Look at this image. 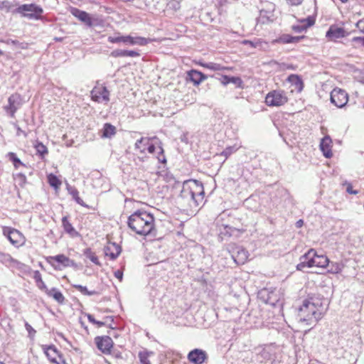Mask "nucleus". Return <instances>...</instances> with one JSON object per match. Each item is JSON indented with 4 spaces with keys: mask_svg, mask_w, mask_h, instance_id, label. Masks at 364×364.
Instances as JSON below:
<instances>
[{
    "mask_svg": "<svg viewBox=\"0 0 364 364\" xmlns=\"http://www.w3.org/2000/svg\"><path fill=\"white\" fill-rule=\"evenodd\" d=\"M328 301L320 296H309L298 311V319L307 326H315L327 310Z\"/></svg>",
    "mask_w": 364,
    "mask_h": 364,
    "instance_id": "f257e3e1",
    "label": "nucleus"
},
{
    "mask_svg": "<svg viewBox=\"0 0 364 364\" xmlns=\"http://www.w3.org/2000/svg\"><path fill=\"white\" fill-rule=\"evenodd\" d=\"M203 185L197 180L186 181L183 183L178 203L187 208H196L203 200Z\"/></svg>",
    "mask_w": 364,
    "mask_h": 364,
    "instance_id": "f03ea898",
    "label": "nucleus"
},
{
    "mask_svg": "<svg viewBox=\"0 0 364 364\" xmlns=\"http://www.w3.org/2000/svg\"><path fill=\"white\" fill-rule=\"evenodd\" d=\"M128 227L137 235H156L154 218L152 214L140 209L134 211L129 218Z\"/></svg>",
    "mask_w": 364,
    "mask_h": 364,
    "instance_id": "7ed1b4c3",
    "label": "nucleus"
},
{
    "mask_svg": "<svg viewBox=\"0 0 364 364\" xmlns=\"http://www.w3.org/2000/svg\"><path fill=\"white\" fill-rule=\"evenodd\" d=\"M329 260L326 255H318L314 249H310L300 257V262L296 265V269L304 271L306 267H313L324 268L328 264Z\"/></svg>",
    "mask_w": 364,
    "mask_h": 364,
    "instance_id": "20e7f679",
    "label": "nucleus"
},
{
    "mask_svg": "<svg viewBox=\"0 0 364 364\" xmlns=\"http://www.w3.org/2000/svg\"><path fill=\"white\" fill-rule=\"evenodd\" d=\"M14 13L30 20H41L43 9L41 6L36 4H24L18 6L14 10Z\"/></svg>",
    "mask_w": 364,
    "mask_h": 364,
    "instance_id": "39448f33",
    "label": "nucleus"
},
{
    "mask_svg": "<svg viewBox=\"0 0 364 364\" xmlns=\"http://www.w3.org/2000/svg\"><path fill=\"white\" fill-rule=\"evenodd\" d=\"M117 36H109L107 38L108 42L111 43H122L124 45H130V46H146L149 42H151L150 39L140 37V36H132L130 35L127 36H121L119 33H117Z\"/></svg>",
    "mask_w": 364,
    "mask_h": 364,
    "instance_id": "423d86ee",
    "label": "nucleus"
},
{
    "mask_svg": "<svg viewBox=\"0 0 364 364\" xmlns=\"http://www.w3.org/2000/svg\"><path fill=\"white\" fill-rule=\"evenodd\" d=\"M288 101V98L283 90H273L269 92L266 97L265 102L268 106H281Z\"/></svg>",
    "mask_w": 364,
    "mask_h": 364,
    "instance_id": "0eeeda50",
    "label": "nucleus"
},
{
    "mask_svg": "<svg viewBox=\"0 0 364 364\" xmlns=\"http://www.w3.org/2000/svg\"><path fill=\"white\" fill-rule=\"evenodd\" d=\"M227 249L237 264H243L247 261L248 253L242 247L230 244Z\"/></svg>",
    "mask_w": 364,
    "mask_h": 364,
    "instance_id": "6e6552de",
    "label": "nucleus"
},
{
    "mask_svg": "<svg viewBox=\"0 0 364 364\" xmlns=\"http://www.w3.org/2000/svg\"><path fill=\"white\" fill-rule=\"evenodd\" d=\"M3 234L7 237L9 242L16 247L23 245L24 243L23 235L20 231L16 229L4 227L3 229Z\"/></svg>",
    "mask_w": 364,
    "mask_h": 364,
    "instance_id": "1a4fd4ad",
    "label": "nucleus"
},
{
    "mask_svg": "<svg viewBox=\"0 0 364 364\" xmlns=\"http://www.w3.org/2000/svg\"><path fill=\"white\" fill-rule=\"evenodd\" d=\"M22 105L21 96L18 93H14L9 97L8 105L4 107V109L11 117H14L15 113Z\"/></svg>",
    "mask_w": 364,
    "mask_h": 364,
    "instance_id": "9d476101",
    "label": "nucleus"
},
{
    "mask_svg": "<svg viewBox=\"0 0 364 364\" xmlns=\"http://www.w3.org/2000/svg\"><path fill=\"white\" fill-rule=\"evenodd\" d=\"M348 101V93L340 88H335L331 92V102L339 108L343 107Z\"/></svg>",
    "mask_w": 364,
    "mask_h": 364,
    "instance_id": "9b49d317",
    "label": "nucleus"
},
{
    "mask_svg": "<svg viewBox=\"0 0 364 364\" xmlns=\"http://www.w3.org/2000/svg\"><path fill=\"white\" fill-rule=\"evenodd\" d=\"M147 151L150 154H154L156 150L158 151L157 159L158 161L161 164H166V159L164 154V149L161 146V143L159 139L154 136L150 138V141L148 142Z\"/></svg>",
    "mask_w": 364,
    "mask_h": 364,
    "instance_id": "f8f14e48",
    "label": "nucleus"
},
{
    "mask_svg": "<svg viewBox=\"0 0 364 364\" xmlns=\"http://www.w3.org/2000/svg\"><path fill=\"white\" fill-rule=\"evenodd\" d=\"M95 343L98 350L106 355L111 353V350L114 345L112 339L108 336L95 337Z\"/></svg>",
    "mask_w": 364,
    "mask_h": 364,
    "instance_id": "ddd939ff",
    "label": "nucleus"
},
{
    "mask_svg": "<svg viewBox=\"0 0 364 364\" xmlns=\"http://www.w3.org/2000/svg\"><path fill=\"white\" fill-rule=\"evenodd\" d=\"M91 99L96 102L109 101V91L105 86H95L91 90Z\"/></svg>",
    "mask_w": 364,
    "mask_h": 364,
    "instance_id": "4468645a",
    "label": "nucleus"
},
{
    "mask_svg": "<svg viewBox=\"0 0 364 364\" xmlns=\"http://www.w3.org/2000/svg\"><path fill=\"white\" fill-rule=\"evenodd\" d=\"M187 358L191 363L202 364L208 358V355L205 350L195 348L188 353Z\"/></svg>",
    "mask_w": 364,
    "mask_h": 364,
    "instance_id": "2eb2a0df",
    "label": "nucleus"
},
{
    "mask_svg": "<svg viewBox=\"0 0 364 364\" xmlns=\"http://www.w3.org/2000/svg\"><path fill=\"white\" fill-rule=\"evenodd\" d=\"M48 261L55 269L59 268L55 265L53 262L61 264L64 267H72L75 265V262L64 255H58L53 257H50L48 259Z\"/></svg>",
    "mask_w": 364,
    "mask_h": 364,
    "instance_id": "dca6fc26",
    "label": "nucleus"
},
{
    "mask_svg": "<svg viewBox=\"0 0 364 364\" xmlns=\"http://www.w3.org/2000/svg\"><path fill=\"white\" fill-rule=\"evenodd\" d=\"M70 13L79 21L84 23L87 26L92 27L93 26L92 18L90 14L85 11L80 10L75 7L70 9Z\"/></svg>",
    "mask_w": 364,
    "mask_h": 364,
    "instance_id": "f3484780",
    "label": "nucleus"
},
{
    "mask_svg": "<svg viewBox=\"0 0 364 364\" xmlns=\"http://www.w3.org/2000/svg\"><path fill=\"white\" fill-rule=\"evenodd\" d=\"M260 294L262 297L266 296L267 298L264 299L265 303L272 306L280 307L283 304L279 297L274 291H269L267 289H264L260 292Z\"/></svg>",
    "mask_w": 364,
    "mask_h": 364,
    "instance_id": "a211bd4d",
    "label": "nucleus"
},
{
    "mask_svg": "<svg viewBox=\"0 0 364 364\" xmlns=\"http://www.w3.org/2000/svg\"><path fill=\"white\" fill-rule=\"evenodd\" d=\"M42 348L47 356L48 359L53 363L59 364L58 361L57 360V357L60 358V359L62 358V356L57 349V348L54 345H50V346H43Z\"/></svg>",
    "mask_w": 364,
    "mask_h": 364,
    "instance_id": "6ab92c4d",
    "label": "nucleus"
},
{
    "mask_svg": "<svg viewBox=\"0 0 364 364\" xmlns=\"http://www.w3.org/2000/svg\"><path fill=\"white\" fill-rule=\"evenodd\" d=\"M207 79V76L197 70L192 69L187 72L186 80L191 81L194 85H199Z\"/></svg>",
    "mask_w": 364,
    "mask_h": 364,
    "instance_id": "aec40b11",
    "label": "nucleus"
},
{
    "mask_svg": "<svg viewBox=\"0 0 364 364\" xmlns=\"http://www.w3.org/2000/svg\"><path fill=\"white\" fill-rule=\"evenodd\" d=\"M122 247L115 242H109L105 248V254L111 259H115L121 253Z\"/></svg>",
    "mask_w": 364,
    "mask_h": 364,
    "instance_id": "412c9836",
    "label": "nucleus"
},
{
    "mask_svg": "<svg viewBox=\"0 0 364 364\" xmlns=\"http://www.w3.org/2000/svg\"><path fill=\"white\" fill-rule=\"evenodd\" d=\"M331 144L332 139L328 135L325 136L321 141L320 149L326 158H331L333 156Z\"/></svg>",
    "mask_w": 364,
    "mask_h": 364,
    "instance_id": "4be33fe9",
    "label": "nucleus"
},
{
    "mask_svg": "<svg viewBox=\"0 0 364 364\" xmlns=\"http://www.w3.org/2000/svg\"><path fill=\"white\" fill-rule=\"evenodd\" d=\"M326 36L330 40H336L346 36V31L343 28L331 26L326 33Z\"/></svg>",
    "mask_w": 364,
    "mask_h": 364,
    "instance_id": "5701e85b",
    "label": "nucleus"
},
{
    "mask_svg": "<svg viewBox=\"0 0 364 364\" xmlns=\"http://www.w3.org/2000/svg\"><path fill=\"white\" fill-rule=\"evenodd\" d=\"M287 81L291 84V85L294 87V89L300 92L304 89V82L301 77L296 74H291L287 77Z\"/></svg>",
    "mask_w": 364,
    "mask_h": 364,
    "instance_id": "b1692460",
    "label": "nucleus"
},
{
    "mask_svg": "<svg viewBox=\"0 0 364 364\" xmlns=\"http://www.w3.org/2000/svg\"><path fill=\"white\" fill-rule=\"evenodd\" d=\"M304 38V36H293L289 34H283L277 40V42L284 44L297 43Z\"/></svg>",
    "mask_w": 364,
    "mask_h": 364,
    "instance_id": "393cba45",
    "label": "nucleus"
},
{
    "mask_svg": "<svg viewBox=\"0 0 364 364\" xmlns=\"http://www.w3.org/2000/svg\"><path fill=\"white\" fill-rule=\"evenodd\" d=\"M101 137L110 139L116 134V127L110 123H105L101 130Z\"/></svg>",
    "mask_w": 364,
    "mask_h": 364,
    "instance_id": "a878e982",
    "label": "nucleus"
},
{
    "mask_svg": "<svg viewBox=\"0 0 364 364\" xmlns=\"http://www.w3.org/2000/svg\"><path fill=\"white\" fill-rule=\"evenodd\" d=\"M150 141V137H141L136 140L134 144L135 150L139 151L141 154H144L147 150L148 142Z\"/></svg>",
    "mask_w": 364,
    "mask_h": 364,
    "instance_id": "bb28decb",
    "label": "nucleus"
},
{
    "mask_svg": "<svg viewBox=\"0 0 364 364\" xmlns=\"http://www.w3.org/2000/svg\"><path fill=\"white\" fill-rule=\"evenodd\" d=\"M47 295L55 299L58 304H63L65 302V296L57 288H52L48 291Z\"/></svg>",
    "mask_w": 364,
    "mask_h": 364,
    "instance_id": "cd10ccee",
    "label": "nucleus"
},
{
    "mask_svg": "<svg viewBox=\"0 0 364 364\" xmlns=\"http://www.w3.org/2000/svg\"><path fill=\"white\" fill-rule=\"evenodd\" d=\"M221 82L224 85L233 83L238 87H241L242 85V80L240 77L228 75H223Z\"/></svg>",
    "mask_w": 364,
    "mask_h": 364,
    "instance_id": "c85d7f7f",
    "label": "nucleus"
},
{
    "mask_svg": "<svg viewBox=\"0 0 364 364\" xmlns=\"http://www.w3.org/2000/svg\"><path fill=\"white\" fill-rule=\"evenodd\" d=\"M67 189L68 193L72 196L73 198L75 200V201L83 207H87V205H86L84 201L80 198L79 196V192L75 187L70 186L69 185L67 186Z\"/></svg>",
    "mask_w": 364,
    "mask_h": 364,
    "instance_id": "c756f323",
    "label": "nucleus"
},
{
    "mask_svg": "<svg viewBox=\"0 0 364 364\" xmlns=\"http://www.w3.org/2000/svg\"><path fill=\"white\" fill-rule=\"evenodd\" d=\"M33 147L36 150V154L41 159H43L48 153L47 147L39 141H36L33 144Z\"/></svg>",
    "mask_w": 364,
    "mask_h": 364,
    "instance_id": "7c9ffc66",
    "label": "nucleus"
},
{
    "mask_svg": "<svg viewBox=\"0 0 364 364\" xmlns=\"http://www.w3.org/2000/svg\"><path fill=\"white\" fill-rule=\"evenodd\" d=\"M154 355V352L146 349L141 350L138 353V357L141 364H151L149 357Z\"/></svg>",
    "mask_w": 364,
    "mask_h": 364,
    "instance_id": "2f4dec72",
    "label": "nucleus"
},
{
    "mask_svg": "<svg viewBox=\"0 0 364 364\" xmlns=\"http://www.w3.org/2000/svg\"><path fill=\"white\" fill-rule=\"evenodd\" d=\"M199 65L210 70L219 71L228 69L219 63H199Z\"/></svg>",
    "mask_w": 364,
    "mask_h": 364,
    "instance_id": "473e14b6",
    "label": "nucleus"
},
{
    "mask_svg": "<svg viewBox=\"0 0 364 364\" xmlns=\"http://www.w3.org/2000/svg\"><path fill=\"white\" fill-rule=\"evenodd\" d=\"M83 255L86 257V258L89 259L92 262H93L96 265L101 266V263L99 261L98 257H97L95 253L92 251L90 248H86L83 252Z\"/></svg>",
    "mask_w": 364,
    "mask_h": 364,
    "instance_id": "72a5a7b5",
    "label": "nucleus"
},
{
    "mask_svg": "<svg viewBox=\"0 0 364 364\" xmlns=\"http://www.w3.org/2000/svg\"><path fill=\"white\" fill-rule=\"evenodd\" d=\"M11 268L17 269L20 270L21 272L25 273V274H28L31 271V268L29 266L16 260V259H14L13 264L11 266Z\"/></svg>",
    "mask_w": 364,
    "mask_h": 364,
    "instance_id": "f704fd0d",
    "label": "nucleus"
},
{
    "mask_svg": "<svg viewBox=\"0 0 364 364\" xmlns=\"http://www.w3.org/2000/svg\"><path fill=\"white\" fill-rule=\"evenodd\" d=\"M14 259L9 254L0 252V262L6 266L11 267Z\"/></svg>",
    "mask_w": 364,
    "mask_h": 364,
    "instance_id": "c9c22d12",
    "label": "nucleus"
},
{
    "mask_svg": "<svg viewBox=\"0 0 364 364\" xmlns=\"http://www.w3.org/2000/svg\"><path fill=\"white\" fill-rule=\"evenodd\" d=\"M48 182L51 187L55 189H58L61 185L60 180L53 173L48 175Z\"/></svg>",
    "mask_w": 364,
    "mask_h": 364,
    "instance_id": "e433bc0d",
    "label": "nucleus"
},
{
    "mask_svg": "<svg viewBox=\"0 0 364 364\" xmlns=\"http://www.w3.org/2000/svg\"><path fill=\"white\" fill-rule=\"evenodd\" d=\"M62 225L64 228V230L68 234H73L75 232V228L72 225V224L69 222L67 216H64L62 218Z\"/></svg>",
    "mask_w": 364,
    "mask_h": 364,
    "instance_id": "4c0bfd02",
    "label": "nucleus"
},
{
    "mask_svg": "<svg viewBox=\"0 0 364 364\" xmlns=\"http://www.w3.org/2000/svg\"><path fill=\"white\" fill-rule=\"evenodd\" d=\"M7 157L13 163L16 168H18L20 166H24L20 159H18L16 154L14 152H9L7 154Z\"/></svg>",
    "mask_w": 364,
    "mask_h": 364,
    "instance_id": "58836bf2",
    "label": "nucleus"
},
{
    "mask_svg": "<svg viewBox=\"0 0 364 364\" xmlns=\"http://www.w3.org/2000/svg\"><path fill=\"white\" fill-rule=\"evenodd\" d=\"M73 287L80 291L83 295L92 296L97 294L95 291H89L86 287L80 284H73Z\"/></svg>",
    "mask_w": 364,
    "mask_h": 364,
    "instance_id": "ea45409f",
    "label": "nucleus"
},
{
    "mask_svg": "<svg viewBox=\"0 0 364 364\" xmlns=\"http://www.w3.org/2000/svg\"><path fill=\"white\" fill-rule=\"evenodd\" d=\"M237 150V147L236 146H228L222 151L221 155L228 158L230 155L235 152Z\"/></svg>",
    "mask_w": 364,
    "mask_h": 364,
    "instance_id": "a19ab883",
    "label": "nucleus"
},
{
    "mask_svg": "<svg viewBox=\"0 0 364 364\" xmlns=\"http://www.w3.org/2000/svg\"><path fill=\"white\" fill-rule=\"evenodd\" d=\"M15 179L17 181L18 186L21 187H23L26 183V176L23 173H18Z\"/></svg>",
    "mask_w": 364,
    "mask_h": 364,
    "instance_id": "79ce46f5",
    "label": "nucleus"
},
{
    "mask_svg": "<svg viewBox=\"0 0 364 364\" xmlns=\"http://www.w3.org/2000/svg\"><path fill=\"white\" fill-rule=\"evenodd\" d=\"M301 23L306 26V28H309L315 23V19L312 16H308L306 18H303L300 21Z\"/></svg>",
    "mask_w": 364,
    "mask_h": 364,
    "instance_id": "37998d69",
    "label": "nucleus"
},
{
    "mask_svg": "<svg viewBox=\"0 0 364 364\" xmlns=\"http://www.w3.org/2000/svg\"><path fill=\"white\" fill-rule=\"evenodd\" d=\"M125 50L116 49L111 52L110 55L113 58L124 57Z\"/></svg>",
    "mask_w": 364,
    "mask_h": 364,
    "instance_id": "c03bdc74",
    "label": "nucleus"
},
{
    "mask_svg": "<svg viewBox=\"0 0 364 364\" xmlns=\"http://www.w3.org/2000/svg\"><path fill=\"white\" fill-rule=\"evenodd\" d=\"M344 186H346V192L349 194H353V195H356L358 193V191H356V190H354L353 188V186L351 185L350 183H348L347 181H346L344 183H343Z\"/></svg>",
    "mask_w": 364,
    "mask_h": 364,
    "instance_id": "a18cd8bd",
    "label": "nucleus"
},
{
    "mask_svg": "<svg viewBox=\"0 0 364 364\" xmlns=\"http://www.w3.org/2000/svg\"><path fill=\"white\" fill-rule=\"evenodd\" d=\"M307 28H306V26L303 23L294 25L292 26V30L296 33H302L303 31H306Z\"/></svg>",
    "mask_w": 364,
    "mask_h": 364,
    "instance_id": "49530a36",
    "label": "nucleus"
},
{
    "mask_svg": "<svg viewBox=\"0 0 364 364\" xmlns=\"http://www.w3.org/2000/svg\"><path fill=\"white\" fill-rule=\"evenodd\" d=\"M25 327L26 331H28V336L30 338H33L36 332V330H34L33 327L27 322L25 323Z\"/></svg>",
    "mask_w": 364,
    "mask_h": 364,
    "instance_id": "de8ad7c7",
    "label": "nucleus"
},
{
    "mask_svg": "<svg viewBox=\"0 0 364 364\" xmlns=\"http://www.w3.org/2000/svg\"><path fill=\"white\" fill-rule=\"evenodd\" d=\"M139 56H140V53L136 50H125L124 57L136 58V57H139Z\"/></svg>",
    "mask_w": 364,
    "mask_h": 364,
    "instance_id": "09e8293b",
    "label": "nucleus"
},
{
    "mask_svg": "<svg viewBox=\"0 0 364 364\" xmlns=\"http://www.w3.org/2000/svg\"><path fill=\"white\" fill-rule=\"evenodd\" d=\"M14 126L16 129V131H17L16 136H19L21 134H23L24 136V137H26V138L28 136V134L26 132H24L23 130H22L21 129V127L16 123H14Z\"/></svg>",
    "mask_w": 364,
    "mask_h": 364,
    "instance_id": "8fccbe9b",
    "label": "nucleus"
},
{
    "mask_svg": "<svg viewBox=\"0 0 364 364\" xmlns=\"http://www.w3.org/2000/svg\"><path fill=\"white\" fill-rule=\"evenodd\" d=\"M168 6H169V8L173 9L174 11L178 10L181 7L180 3L178 1H171L168 4Z\"/></svg>",
    "mask_w": 364,
    "mask_h": 364,
    "instance_id": "3c124183",
    "label": "nucleus"
},
{
    "mask_svg": "<svg viewBox=\"0 0 364 364\" xmlns=\"http://www.w3.org/2000/svg\"><path fill=\"white\" fill-rule=\"evenodd\" d=\"M33 279H34L35 282H36V284L43 280L42 277H41V274L39 271H38V270L34 271Z\"/></svg>",
    "mask_w": 364,
    "mask_h": 364,
    "instance_id": "603ef678",
    "label": "nucleus"
},
{
    "mask_svg": "<svg viewBox=\"0 0 364 364\" xmlns=\"http://www.w3.org/2000/svg\"><path fill=\"white\" fill-rule=\"evenodd\" d=\"M356 27L361 33H364V18L356 23Z\"/></svg>",
    "mask_w": 364,
    "mask_h": 364,
    "instance_id": "864d4df0",
    "label": "nucleus"
},
{
    "mask_svg": "<svg viewBox=\"0 0 364 364\" xmlns=\"http://www.w3.org/2000/svg\"><path fill=\"white\" fill-rule=\"evenodd\" d=\"M352 41L353 43H360L361 46L364 47V36L363 37H360V36L353 37L352 38Z\"/></svg>",
    "mask_w": 364,
    "mask_h": 364,
    "instance_id": "5fc2aeb1",
    "label": "nucleus"
},
{
    "mask_svg": "<svg viewBox=\"0 0 364 364\" xmlns=\"http://www.w3.org/2000/svg\"><path fill=\"white\" fill-rule=\"evenodd\" d=\"M37 287L40 289L44 291L46 293V294H48V291L50 290V289H48V287H46V284L43 282V280L41 282L37 284Z\"/></svg>",
    "mask_w": 364,
    "mask_h": 364,
    "instance_id": "6e6d98bb",
    "label": "nucleus"
},
{
    "mask_svg": "<svg viewBox=\"0 0 364 364\" xmlns=\"http://www.w3.org/2000/svg\"><path fill=\"white\" fill-rule=\"evenodd\" d=\"M114 277L119 280V282L122 281L123 271L122 269H117V271L114 272Z\"/></svg>",
    "mask_w": 364,
    "mask_h": 364,
    "instance_id": "4d7b16f0",
    "label": "nucleus"
},
{
    "mask_svg": "<svg viewBox=\"0 0 364 364\" xmlns=\"http://www.w3.org/2000/svg\"><path fill=\"white\" fill-rule=\"evenodd\" d=\"M10 7V3L8 1H0V10L4 9H9Z\"/></svg>",
    "mask_w": 364,
    "mask_h": 364,
    "instance_id": "13d9d810",
    "label": "nucleus"
},
{
    "mask_svg": "<svg viewBox=\"0 0 364 364\" xmlns=\"http://www.w3.org/2000/svg\"><path fill=\"white\" fill-rule=\"evenodd\" d=\"M288 4L291 6H298L302 3L303 0H287Z\"/></svg>",
    "mask_w": 364,
    "mask_h": 364,
    "instance_id": "bf43d9fd",
    "label": "nucleus"
},
{
    "mask_svg": "<svg viewBox=\"0 0 364 364\" xmlns=\"http://www.w3.org/2000/svg\"><path fill=\"white\" fill-rule=\"evenodd\" d=\"M87 318L89 321V322L92 323V324H96L97 323V320L95 318L94 316L90 314H87Z\"/></svg>",
    "mask_w": 364,
    "mask_h": 364,
    "instance_id": "052dcab7",
    "label": "nucleus"
},
{
    "mask_svg": "<svg viewBox=\"0 0 364 364\" xmlns=\"http://www.w3.org/2000/svg\"><path fill=\"white\" fill-rule=\"evenodd\" d=\"M242 43L245 44V45H248L251 48H255L256 47L255 43L254 42L251 41L245 40V41H243Z\"/></svg>",
    "mask_w": 364,
    "mask_h": 364,
    "instance_id": "680f3d73",
    "label": "nucleus"
},
{
    "mask_svg": "<svg viewBox=\"0 0 364 364\" xmlns=\"http://www.w3.org/2000/svg\"><path fill=\"white\" fill-rule=\"evenodd\" d=\"M262 356L267 359H269L270 358L269 353L266 350H264L262 351Z\"/></svg>",
    "mask_w": 364,
    "mask_h": 364,
    "instance_id": "e2e57ef3",
    "label": "nucleus"
},
{
    "mask_svg": "<svg viewBox=\"0 0 364 364\" xmlns=\"http://www.w3.org/2000/svg\"><path fill=\"white\" fill-rule=\"evenodd\" d=\"M304 225V220L300 219L298 221L296 222V227L297 228H301Z\"/></svg>",
    "mask_w": 364,
    "mask_h": 364,
    "instance_id": "0e129e2a",
    "label": "nucleus"
},
{
    "mask_svg": "<svg viewBox=\"0 0 364 364\" xmlns=\"http://www.w3.org/2000/svg\"><path fill=\"white\" fill-rule=\"evenodd\" d=\"M95 325H97V327H102V326H105V322L97 321V323Z\"/></svg>",
    "mask_w": 364,
    "mask_h": 364,
    "instance_id": "69168bd1",
    "label": "nucleus"
},
{
    "mask_svg": "<svg viewBox=\"0 0 364 364\" xmlns=\"http://www.w3.org/2000/svg\"><path fill=\"white\" fill-rule=\"evenodd\" d=\"M228 230H230V229H231V228H230V226H228V225H225V230H226V232L229 235V236H230V235H231V233H229V232H228Z\"/></svg>",
    "mask_w": 364,
    "mask_h": 364,
    "instance_id": "338daca9",
    "label": "nucleus"
},
{
    "mask_svg": "<svg viewBox=\"0 0 364 364\" xmlns=\"http://www.w3.org/2000/svg\"><path fill=\"white\" fill-rule=\"evenodd\" d=\"M287 68H288V69H294V66H293L292 65H289V66L287 67Z\"/></svg>",
    "mask_w": 364,
    "mask_h": 364,
    "instance_id": "774afa93",
    "label": "nucleus"
}]
</instances>
